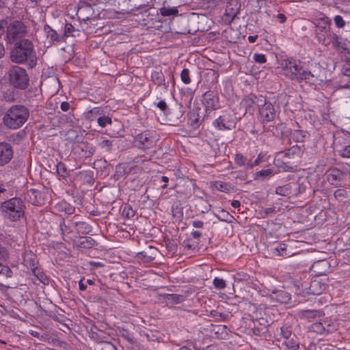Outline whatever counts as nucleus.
<instances>
[{"instance_id": "de8ad7c7", "label": "nucleus", "mask_w": 350, "mask_h": 350, "mask_svg": "<svg viewBox=\"0 0 350 350\" xmlns=\"http://www.w3.org/2000/svg\"><path fill=\"white\" fill-rule=\"evenodd\" d=\"M219 33L210 32L206 36V41L208 42H215L219 38Z\"/></svg>"}, {"instance_id": "09e8293b", "label": "nucleus", "mask_w": 350, "mask_h": 350, "mask_svg": "<svg viewBox=\"0 0 350 350\" xmlns=\"http://www.w3.org/2000/svg\"><path fill=\"white\" fill-rule=\"evenodd\" d=\"M281 334L284 340H286V338H291V329L288 327L284 326L281 327Z\"/></svg>"}, {"instance_id": "5fc2aeb1", "label": "nucleus", "mask_w": 350, "mask_h": 350, "mask_svg": "<svg viewBox=\"0 0 350 350\" xmlns=\"http://www.w3.org/2000/svg\"><path fill=\"white\" fill-rule=\"evenodd\" d=\"M340 155L345 158L350 157V145L346 146L342 148V150L340 151Z\"/></svg>"}, {"instance_id": "c85d7f7f", "label": "nucleus", "mask_w": 350, "mask_h": 350, "mask_svg": "<svg viewBox=\"0 0 350 350\" xmlns=\"http://www.w3.org/2000/svg\"><path fill=\"white\" fill-rule=\"evenodd\" d=\"M283 153L285 157L289 159L295 158L296 156L299 157L300 148L297 146H293L291 148L284 150Z\"/></svg>"}, {"instance_id": "f8f14e48", "label": "nucleus", "mask_w": 350, "mask_h": 350, "mask_svg": "<svg viewBox=\"0 0 350 350\" xmlns=\"http://www.w3.org/2000/svg\"><path fill=\"white\" fill-rule=\"evenodd\" d=\"M94 14V9L90 5L85 2L79 4L77 12V16L79 21H86L91 20Z\"/></svg>"}, {"instance_id": "4be33fe9", "label": "nucleus", "mask_w": 350, "mask_h": 350, "mask_svg": "<svg viewBox=\"0 0 350 350\" xmlns=\"http://www.w3.org/2000/svg\"><path fill=\"white\" fill-rule=\"evenodd\" d=\"M342 60L350 62V45H336Z\"/></svg>"}, {"instance_id": "37998d69", "label": "nucleus", "mask_w": 350, "mask_h": 350, "mask_svg": "<svg viewBox=\"0 0 350 350\" xmlns=\"http://www.w3.org/2000/svg\"><path fill=\"white\" fill-rule=\"evenodd\" d=\"M320 285V282L317 280H314L310 285V290L313 294L319 295L320 294L322 291L325 290V285L323 286V288L321 286L320 290H317V287Z\"/></svg>"}, {"instance_id": "a878e982", "label": "nucleus", "mask_w": 350, "mask_h": 350, "mask_svg": "<svg viewBox=\"0 0 350 350\" xmlns=\"http://www.w3.org/2000/svg\"><path fill=\"white\" fill-rule=\"evenodd\" d=\"M81 31L79 29H75L73 25L70 23H66L64 27V38L65 37H77L79 36Z\"/></svg>"}, {"instance_id": "473e14b6", "label": "nucleus", "mask_w": 350, "mask_h": 350, "mask_svg": "<svg viewBox=\"0 0 350 350\" xmlns=\"http://www.w3.org/2000/svg\"><path fill=\"white\" fill-rule=\"evenodd\" d=\"M59 231L64 241H70L71 240V238L68 236L70 230L64 221L59 224Z\"/></svg>"}, {"instance_id": "412c9836", "label": "nucleus", "mask_w": 350, "mask_h": 350, "mask_svg": "<svg viewBox=\"0 0 350 350\" xmlns=\"http://www.w3.org/2000/svg\"><path fill=\"white\" fill-rule=\"evenodd\" d=\"M273 254L275 256H282V257H290L294 254L290 252L287 250V245L283 243H280L276 247L273 249Z\"/></svg>"}, {"instance_id": "20e7f679", "label": "nucleus", "mask_w": 350, "mask_h": 350, "mask_svg": "<svg viewBox=\"0 0 350 350\" xmlns=\"http://www.w3.org/2000/svg\"><path fill=\"white\" fill-rule=\"evenodd\" d=\"M9 81L14 88L25 90L29 85V77L25 68L18 66H12L8 71Z\"/></svg>"}, {"instance_id": "13d9d810", "label": "nucleus", "mask_w": 350, "mask_h": 350, "mask_svg": "<svg viewBox=\"0 0 350 350\" xmlns=\"http://www.w3.org/2000/svg\"><path fill=\"white\" fill-rule=\"evenodd\" d=\"M191 224L192 226L196 228H202L204 226V223L200 220H194Z\"/></svg>"}, {"instance_id": "69168bd1", "label": "nucleus", "mask_w": 350, "mask_h": 350, "mask_svg": "<svg viewBox=\"0 0 350 350\" xmlns=\"http://www.w3.org/2000/svg\"><path fill=\"white\" fill-rule=\"evenodd\" d=\"M191 235L194 239H199L202 234L200 231L195 230L191 232Z\"/></svg>"}, {"instance_id": "49530a36", "label": "nucleus", "mask_w": 350, "mask_h": 350, "mask_svg": "<svg viewBox=\"0 0 350 350\" xmlns=\"http://www.w3.org/2000/svg\"><path fill=\"white\" fill-rule=\"evenodd\" d=\"M334 21L336 25V26L338 28H343L345 26V21L342 18V17L340 15H336L334 18Z\"/></svg>"}, {"instance_id": "e2e57ef3", "label": "nucleus", "mask_w": 350, "mask_h": 350, "mask_svg": "<svg viewBox=\"0 0 350 350\" xmlns=\"http://www.w3.org/2000/svg\"><path fill=\"white\" fill-rule=\"evenodd\" d=\"M277 18L280 23H284L286 20V17L283 14H278Z\"/></svg>"}, {"instance_id": "5701e85b", "label": "nucleus", "mask_w": 350, "mask_h": 350, "mask_svg": "<svg viewBox=\"0 0 350 350\" xmlns=\"http://www.w3.org/2000/svg\"><path fill=\"white\" fill-rule=\"evenodd\" d=\"M75 228L79 234H85L91 231V226L84 221L75 222Z\"/></svg>"}, {"instance_id": "aec40b11", "label": "nucleus", "mask_w": 350, "mask_h": 350, "mask_svg": "<svg viewBox=\"0 0 350 350\" xmlns=\"http://www.w3.org/2000/svg\"><path fill=\"white\" fill-rule=\"evenodd\" d=\"M243 103L246 110L250 111V110H253L254 105L259 107L260 104V96L258 97L255 95H250L243 99Z\"/></svg>"}, {"instance_id": "f3484780", "label": "nucleus", "mask_w": 350, "mask_h": 350, "mask_svg": "<svg viewBox=\"0 0 350 350\" xmlns=\"http://www.w3.org/2000/svg\"><path fill=\"white\" fill-rule=\"evenodd\" d=\"M322 23L324 25L323 27L317 26L316 33L318 38L319 42H325L326 37L329 35V21L328 18H323L321 20Z\"/></svg>"}, {"instance_id": "1a4fd4ad", "label": "nucleus", "mask_w": 350, "mask_h": 350, "mask_svg": "<svg viewBox=\"0 0 350 350\" xmlns=\"http://www.w3.org/2000/svg\"><path fill=\"white\" fill-rule=\"evenodd\" d=\"M213 125L219 131L232 130L235 128V123L228 114L220 116L213 121Z\"/></svg>"}, {"instance_id": "393cba45", "label": "nucleus", "mask_w": 350, "mask_h": 350, "mask_svg": "<svg viewBox=\"0 0 350 350\" xmlns=\"http://www.w3.org/2000/svg\"><path fill=\"white\" fill-rule=\"evenodd\" d=\"M272 299L281 304H286L290 300V295L284 291H280L274 293L272 295Z\"/></svg>"}, {"instance_id": "338daca9", "label": "nucleus", "mask_w": 350, "mask_h": 350, "mask_svg": "<svg viewBox=\"0 0 350 350\" xmlns=\"http://www.w3.org/2000/svg\"><path fill=\"white\" fill-rule=\"evenodd\" d=\"M79 289L80 291H84L86 290L87 288V286L85 284H83V280H81L79 282Z\"/></svg>"}, {"instance_id": "2eb2a0df", "label": "nucleus", "mask_w": 350, "mask_h": 350, "mask_svg": "<svg viewBox=\"0 0 350 350\" xmlns=\"http://www.w3.org/2000/svg\"><path fill=\"white\" fill-rule=\"evenodd\" d=\"M157 253L158 251L157 248L150 246L147 250L138 252L136 257L138 260H140L145 263H148L156 258Z\"/></svg>"}, {"instance_id": "052dcab7", "label": "nucleus", "mask_w": 350, "mask_h": 350, "mask_svg": "<svg viewBox=\"0 0 350 350\" xmlns=\"http://www.w3.org/2000/svg\"><path fill=\"white\" fill-rule=\"evenodd\" d=\"M334 195L336 198H338L340 197H345V191L342 189H338L334 192Z\"/></svg>"}, {"instance_id": "9d476101", "label": "nucleus", "mask_w": 350, "mask_h": 350, "mask_svg": "<svg viewBox=\"0 0 350 350\" xmlns=\"http://www.w3.org/2000/svg\"><path fill=\"white\" fill-rule=\"evenodd\" d=\"M136 142L140 148L148 149L154 146L156 137L152 133L145 131L137 135Z\"/></svg>"}, {"instance_id": "e433bc0d", "label": "nucleus", "mask_w": 350, "mask_h": 350, "mask_svg": "<svg viewBox=\"0 0 350 350\" xmlns=\"http://www.w3.org/2000/svg\"><path fill=\"white\" fill-rule=\"evenodd\" d=\"M160 13L163 16H174L178 14V10L176 7L167 8L163 7L160 9Z\"/></svg>"}, {"instance_id": "c03bdc74", "label": "nucleus", "mask_w": 350, "mask_h": 350, "mask_svg": "<svg viewBox=\"0 0 350 350\" xmlns=\"http://www.w3.org/2000/svg\"><path fill=\"white\" fill-rule=\"evenodd\" d=\"M98 124L102 128L105 127L107 124H111V118L109 116H101L98 118Z\"/></svg>"}, {"instance_id": "bf43d9fd", "label": "nucleus", "mask_w": 350, "mask_h": 350, "mask_svg": "<svg viewBox=\"0 0 350 350\" xmlns=\"http://www.w3.org/2000/svg\"><path fill=\"white\" fill-rule=\"evenodd\" d=\"M70 107V104L68 102H62L60 105V109L63 111H68Z\"/></svg>"}, {"instance_id": "6e6d98bb", "label": "nucleus", "mask_w": 350, "mask_h": 350, "mask_svg": "<svg viewBox=\"0 0 350 350\" xmlns=\"http://www.w3.org/2000/svg\"><path fill=\"white\" fill-rule=\"evenodd\" d=\"M8 258V253L4 247L0 246V260H5Z\"/></svg>"}, {"instance_id": "bb28decb", "label": "nucleus", "mask_w": 350, "mask_h": 350, "mask_svg": "<svg viewBox=\"0 0 350 350\" xmlns=\"http://www.w3.org/2000/svg\"><path fill=\"white\" fill-rule=\"evenodd\" d=\"M296 78L301 80H305L309 83H314L317 81V78L313 74H312L310 71L301 70H300V72L298 73V75L296 77Z\"/></svg>"}, {"instance_id": "ddd939ff", "label": "nucleus", "mask_w": 350, "mask_h": 350, "mask_svg": "<svg viewBox=\"0 0 350 350\" xmlns=\"http://www.w3.org/2000/svg\"><path fill=\"white\" fill-rule=\"evenodd\" d=\"M13 157L12 146L5 142L0 143V166L9 163Z\"/></svg>"}, {"instance_id": "423d86ee", "label": "nucleus", "mask_w": 350, "mask_h": 350, "mask_svg": "<svg viewBox=\"0 0 350 350\" xmlns=\"http://www.w3.org/2000/svg\"><path fill=\"white\" fill-rule=\"evenodd\" d=\"M260 104L258 107L260 120L263 123L273 121L276 117V110L273 104L262 96H260Z\"/></svg>"}, {"instance_id": "864d4df0", "label": "nucleus", "mask_w": 350, "mask_h": 350, "mask_svg": "<svg viewBox=\"0 0 350 350\" xmlns=\"http://www.w3.org/2000/svg\"><path fill=\"white\" fill-rule=\"evenodd\" d=\"M8 22L5 20H0V38L4 35L5 29H7Z\"/></svg>"}, {"instance_id": "4d7b16f0", "label": "nucleus", "mask_w": 350, "mask_h": 350, "mask_svg": "<svg viewBox=\"0 0 350 350\" xmlns=\"http://www.w3.org/2000/svg\"><path fill=\"white\" fill-rule=\"evenodd\" d=\"M34 274L37 275L38 278L42 283L45 284L48 282V279L44 273H40L39 271H38V273H36V271L34 273Z\"/></svg>"}, {"instance_id": "6e6552de", "label": "nucleus", "mask_w": 350, "mask_h": 350, "mask_svg": "<svg viewBox=\"0 0 350 350\" xmlns=\"http://www.w3.org/2000/svg\"><path fill=\"white\" fill-rule=\"evenodd\" d=\"M40 39L38 40V42H49L52 44L53 42H64V37L57 33V32L53 29L49 25H45L43 29L38 32Z\"/></svg>"}, {"instance_id": "2f4dec72", "label": "nucleus", "mask_w": 350, "mask_h": 350, "mask_svg": "<svg viewBox=\"0 0 350 350\" xmlns=\"http://www.w3.org/2000/svg\"><path fill=\"white\" fill-rule=\"evenodd\" d=\"M273 172L271 169L262 170L254 174V178L255 180H263L266 177H269L273 175Z\"/></svg>"}, {"instance_id": "8fccbe9b", "label": "nucleus", "mask_w": 350, "mask_h": 350, "mask_svg": "<svg viewBox=\"0 0 350 350\" xmlns=\"http://www.w3.org/2000/svg\"><path fill=\"white\" fill-rule=\"evenodd\" d=\"M254 59L256 62L259 64H264L266 62L267 59L265 55L261 53H255L254 55Z\"/></svg>"}, {"instance_id": "a211bd4d", "label": "nucleus", "mask_w": 350, "mask_h": 350, "mask_svg": "<svg viewBox=\"0 0 350 350\" xmlns=\"http://www.w3.org/2000/svg\"><path fill=\"white\" fill-rule=\"evenodd\" d=\"M202 103L206 110H213L216 108L217 98L211 92H206L203 95Z\"/></svg>"}, {"instance_id": "f03ea898", "label": "nucleus", "mask_w": 350, "mask_h": 350, "mask_svg": "<svg viewBox=\"0 0 350 350\" xmlns=\"http://www.w3.org/2000/svg\"><path fill=\"white\" fill-rule=\"evenodd\" d=\"M25 205L19 198H12L1 203L0 210L5 218L16 221L24 216Z\"/></svg>"}, {"instance_id": "ea45409f", "label": "nucleus", "mask_w": 350, "mask_h": 350, "mask_svg": "<svg viewBox=\"0 0 350 350\" xmlns=\"http://www.w3.org/2000/svg\"><path fill=\"white\" fill-rule=\"evenodd\" d=\"M306 133L301 130H295L292 133L293 139L297 142H303L306 137Z\"/></svg>"}, {"instance_id": "b1692460", "label": "nucleus", "mask_w": 350, "mask_h": 350, "mask_svg": "<svg viewBox=\"0 0 350 350\" xmlns=\"http://www.w3.org/2000/svg\"><path fill=\"white\" fill-rule=\"evenodd\" d=\"M212 187L214 189L222 191V192H230L232 189L231 185L221 180H217L212 183Z\"/></svg>"}, {"instance_id": "c756f323", "label": "nucleus", "mask_w": 350, "mask_h": 350, "mask_svg": "<svg viewBox=\"0 0 350 350\" xmlns=\"http://www.w3.org/2000/svg\"><path fill=\"white\" fill-rule=\"evenodd\" d=\"M283 344L288 350H297L299 348V343L297 342L295 336L284 340Z\"/></svg>"}, {"instance_id": "603ef678", "label": "nucleus", "mask_w": 350, "mask_h": 350, "mask_svg": "<svg viewBox=\"0 0 350 350\" xmlns=\"http://www.w3.org/2000/svg\"><path fill=\"white\" fill-rule=\"evenodd\" d=\"M342 176V172L338 170H333L329 174V176L333 180L340 179Z\"/></svg>"}, {"instance_id": "9b49d317", "label": "nucleus", "mask_w": 350, "mask_h": 350, "mask_svg": "<svg viewBox=\"0 0 350 350\" xmlns=\"http://www.w3.org/2000/svg\"><path fill=\"white\" fill-rule=\"evenodd\" d=\"M240 5L236 1L229 2L226 8V12L223 16V20L230 24L239 13Z\"/></svg>"}, {"instance_id": "39448f33", "label": "nucleus", "mask_w": 350, "mask_h": 350, "mask_svg": "<svg viewBox=\"0 0 350 350\" xmlns=\"http://www.w3.org/2000/svg\"><path fill=\"white\" fill-rule=\"evenodd\" d=\"M11 59L19 64L29 60L31 66L36 64L35 55L31 45H16L11 51Z\"/></svg>"}, {"instance_id": "680f3d73", "label": "nucleus", "mask_w": 350, "mask_h": 350, "mask_svg": "<svg viewBox=\"0 0 350 350\" xmlns=\"http://www.w3.org/2000/svg\"><path fill=\"white\" fill-rule=\"evenodd\" d=\"M157 107L161 111H165V109H167V104L164 100H161L157 103Z\"/></svg>"}, {"instance_id": "cd10ccee", "label": "nucleus", "mask_w": 350, "mask_h": 350, "mask_svg": "<svg viewBox=\"0 0 350 350\" xmlns=\"http://www.w3.org/2000/svg\"><path fill=\"white\" fill-rule=\"evenodd\" d=\"M56 171L57 175L62 178H66L70 175L69 170H68L66 165L61 161L56 165Z\"/></svg>"}, {"instance_id": "a19ab883", "label": "nucleus", "mask_w": 350, "mask_h": 350, "mask_svg": "<svg viewBox=\"0 0 350 350\" xmlns=\"http://www.w3.org/2000/svg\"><path fill=\"white\" fill-rule=\"evenodd\" d=\"M213 284L214 287L217 289H224L226 288V281L222 278H215L213 281Z\"/></svg>"}, {"instance_id": "4468645a", "label": "nucleus", "mask_w": 350, "mask_h": 350, "mask_svg": "<svg viewBox=\"0 0 350 350\" xmlns=\"http://www.w3.org/2000/svg\"><path fill=\"white\" fill-rule=\"evenodd\" d=\"M38 263L36 256L30 250H25L23 254V264L27 269L36 272Z\"/></svg>"}, {"instance_id": "58836bf2", "label": "nucleus", "mask_w": 350, "mask_h": 350, "mask_svg": "<svg viewBox=\"0 0 350 350\" xmlns=\"http://www.w3.org/2000/svg\"><path fill=\"white\" fill-rule=\"evenodd\" d=\"M79 245L85 248H89L94 245V240L91 237H80Z\"/></svg>"}, {"instance_id": "c9c22d12", "label": "nucleus", "mask_w": 350, "mask_h": 350, "mask_svg": "<svg viewBox=\"0 0 350 350\" xmlns=\"http://www.w3.org/2000/svg\"><path fill=\"white\" fill-rule=\"evenodd\" d=\"M323 314V312L320 310H304L302 312V316L310 320L311 319H314L316 317H320Z\"/></svg>"}, {"instance_id": "7ed1b4c3", "label": "nucleus", "mask_w": 350, "mask_h": 350, "mask_svg": "<svg viewBox=\"0 0 350 350\" xmlns=\"http://www.w3.org/2000/svg\"><path fill=\"white\" fill-rule=\"evenodd\" d=\"M27 33V26L21 21L8 23L6 38L9 44H31L25 37Z\"/></svg>"}, {"instance_id": "4c0bfd02", "label": "nucleus", "mask_w": 350, "mask_h": 350, "mask_svg": "<svg viewBox=\"0 0 350 350\" xmlns=\"http://www.w3.org/2000/svg\"><path fill=\"white\" fill-rule=\"evenodd\" d=\"M310 330L319 334H325V328L321 321L312 323L310 327Z\"/></svg>"}, {"instance_id": "0eeeda50", "label": "nucleus", "mask_w": 350, "mask_h": 350, "mask_svg": "<svg viewBox=\"0 0 350 350\" xmlns=\"http://www.w3.org/2000/svg\"><path fill=\"white\" fill-rule=\"evenodd\" d=\"M280 65L283 75L291 79L296 78L298 73L301 70L300 62L293 59H282L280 62Z\"/></svg>"}, {"instance_id": "3c124183", "label": "nucleus", "mask_w": 350, "mask_h": 350, "mask_svg": "<svg viewBox=\"0 0 350 350\" xmlns=\"http://www.w3.org/2000/svg\"><path fill=\"white\" fill-rule=\"evenodd\" d=\"M276 193L281 196L288 195L289 193L288 185H284V187H279L276 188Z\"/></svg>"}, {"instance_id": "0e129e2a", "label": "nucleus", "mask_w": 350, "mask_h": 350, "mask_svg": "<svg viewBox=\"0 0 350 350\" xmlns=\"http://www.w3.org/2000/svg\"><path fill=\"white\" fill-rule=\"evenodd\" d=\"M349 66H350V64H347L343 68V73L346 76H350V68H348Z\"/></svg>"}, {"instance_id": "7c9ffc66", "label": "nucleus", "mask_w": 350, "mask_h": 350, "mask_svg": "<svg viewBox=\"0 0 350 350\" xmlns=\"http://www.w3.org/2000/svg\"><path fill=\"white\" fill-rule=\"evenodd\" d=\"M57 208L59 211H64L66 214L70 215L74 212V208L66 202L62 201L57 205Z\"/></svg>"}, {"instance_id": "dca6fc26", "label": "nucleus", "mask_w": 350, "mask_h": 350, "mask_svg": "<svg viewBox=\"0 0 350 350\" xmlns=\"http://www.w3.org/2000/svg\"><path fill=\"white\" fill-rule=\"evenodd\" d=\"M151 81L157 86H163L165 90H167L169 87V83L165 81L161 70H153L151 72Z\"/></svg>"}, {"instance_id": "79ce46f5", "label": "nucleus", "mask_w": 350, "mask_h": 350, "mask_svg": "<svg viewBox=\"0 0 350 350\" xmlns=\"http://www.w3.org/2000/svg\"><path fill=\"white\" fill-rule=\"evenodd\" d=\"M180 79L183 83L187 85L191 83V79L189 77V70L187 68H184L180 73Z\"/></svg>"}, {"instance_id": "a18cd8bd", "label": "nucleus", "mask_w": 350, "mask_h": 350, "mask_svg": "<svg viewBox=\"0 0 350 350\" xmlns=\"http://www.w3.org/2000/svg\"><path fill=\"white\" fill-rule=\"evenodd\" d=\"M96 350H116V347L111 342H102L98 345Z\"/></svg>"}, {"instance_id": "774afa93", "label": "nucleus", "mask_w": 350, "mask_h": 350, "mask_svg": "<svg viewBox=\"0 0 350 350\" xmlns=\"http://www.w3.org/2000/svg\"><path fill=\"white\" fill-rule=\"evenodd\" d=\"M231 205L232 207L237 208H239L241 206V202L239 200H232L231 202Z\"/></svg>"}, {"instance_id": "f704fd0d", "label": "nucleus", "mask_w": 350, "mask_h": 350, "mask_svg": "<svg viewBox=\"0 0 350 350\" xmlns=\"http://www.w3.org/2000/svg\"><path fill=\"white\" fill-rule=\"evenodd\" d=\"M321 322L323 323V326L325 328V334L332 333L336 330V325L331 320L326 319Z\"/></svg>"}, {"instance_id": "f257e3e1", "label": "nucleus", "mask_w": 350, "mask_h": 350, "mask_svg": "<svg viewBox=\"0 0 350 350\" xmlns=\"http://www.w3.org/2000/svg\"><path fill=\"white\" fill-rule=\"evenodd\" d=\"M29 109L24 105H13L5 113L3 118L4 125L10 129L21 128L28 120Z\"/></svg>"}, {"instance_id": "72a5a7b5", "label": "nucleus", "mask_w": 350, "mask_h": 350, "mask_svg": "<svg viewBox=\"0 0 350 350\" xmlns=\"http://www.w3.org/2000/svg\"><path fill=\"white\" fill-rule=\"evenodd\" d=\"M269 157L270 156L268 155L267 152H260L258 154L257 158L254 161H252V167L260 165L262 162L267 161Z\"/></svg>"}, {"instance_id": "6ab92c4d", "label": "nucleus", "mask_w": 350, "mask_h": 350, "mask_svg": "<svg viewBox=\"0 0 350 350\" xmlns=\"http://www.w3.org/2000/svg\"><path fill=\"white\" fill-rule=\"evenodd\" d=\"M234 161L239 167H243L245 169L253 168L252 159L243 155L241 153H237L235 154Z\"/></svg>"}]
</instances>
